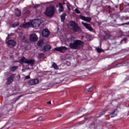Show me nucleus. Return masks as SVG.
Instances as JSON below:
<instances>
[{
	"mask_svg": "<svg viewBox=\"0 0 129 129\" xmlns=\"http://www.w3.org/2000/svg\"><path fill=\"white\" fill-rule=\"evenodd\" d=\"M18 26H19V23L17 22L12 25V28H16V27H18Z\"/></svg>",
	"mask_w": 129,
	"mask_h": 129,
	"instance_id": "nucleus-25",
	"label": "nucleus"
},
{
	"mask_svg": "<svg viewBox=\"0 0 129 129\" xmlns=\"http://www.w3.org/2000/svg\"><path fill=\"white\" fill-rule=\"evenodd\" d=\"M7 43L9 46H15L16 45V41L14 40H10L7 42Z\"/></svg>",
	"mask_w": 129,
	"mask_h": 129,
	"instance_id": "nucleus-14",
	"label": "nucleus"
},
{
	"mask_svg": "<svg viewBox=\"0 0 129 129\" xmlns=\"http://www.w3.org/2000/svg\"><path fill=\"white\" fill-rule=\"evenodd\" d=\"M26 14H30V11H27L26 12Z\"/></svg>",
	"mask_w": 129,
	"mask_h": 129,
	"instance_id": "nucleus-36",
	"label": "nucleus"
},
{
	"mask_svg": "<svg viewBox=\"0 0 129 129\" xmlns=\"http://www.w3.org/2000/svg\"><path fill=\"white\" fill-rule=\"evenodd\" d=\"M19 63H20V64H24V63H25V64H29V65L33 66L35 63V60L28 59L26 58V57H23L19 59Z\"/></svg>",
	"mask_w": 129,
	"mask_h": 129,
	"instance_id": "nucleus-4",
	"label": "nucleus"
},
{
	"mask_svg": "<svg viewBox=\"0 0 129 129\" xmlns=\"http://www.w3.org/2000/svg\"><path fill=\"white\" fill-rule=\"evenodd\" d=\"M96 50L98 53H101L102 52V50L98 47H96Z\"/></svg>",
	"mask_w": 129,
	"mask_h": 129,
	"instance_id": "nucleus-22",
	"label": "nucleus"
},
{
	"mask_svg": "<svg viewBox=\"0 0 129 129\" xmlns=\"http://www.w3.org/2000/svg\"><path fill=\"white\" fill-rule=\"evenodd\" d=\"M82 24L85 27L86 29H87V30H89V31H92V27L90 24L85 23L83 22H82Z\"/></svg>",
	"mask_w": 129,
	"mask_h": 129,
	"instance_id": "nucleus-9",
	"label": "nucleus"
},
{
	"mask_svg": "<svg viewBox=\"0 0 129 129\" xmlns=\"http://www.w3.org/2000/svg\"><path fill=\"white\" fill-rule=\"evenodd\" d=\"M38 7H40V5H37L36 6H34L35 9H37Z\"/></svg>",
	"mask_w": 129,
	"mask_h": 129,
	"instance_id": "nucleus-32",
	"label": "nucleus"
},
{
	"mask_svg": "<svg viewBox=\"0 0 129 129\" xmlns=\"http://www.w3.org/2000/svg\"><path fill=\"white\" fill-rule=\"evenodd\" d=\"M30 40L32 42H36L38 41V36L35 33L32 34L30 36Z\"/></svg>",
	"mask_w": 129,
	"mask_h": 129,
	"instance_id": "nucleus-7",
	"label": "nucleus"
},
{
	"mask_svg": "<svg viewBox=\"0 0 129 129\" xmlns=\"http://www.w3.org/2000/svg\"><path fill=\"white\" fill-rule=\"evenodd\" d=\"M110 38V33L109 32H105V36H104V40H107Z\"/></svg>",
	"mask_w": 129,
	"mask_h": 129,
	"instance_id": "nucleus-16",
	"label": "nucleus"
},
{
	"mask_svg": "<svg viewBox=\"0 0 129 129\" xmlns=\"http://www.w3.org/2000/svg\"><path fill=\"white\" fill-rule=\"evenodd\" d=\"M69 46L71 49L78 50L79 49H81V48H83L84 43L81 40H74L73 42L70 43Z\"/></svg>",
	"mask_w": 129,
	"mask_h": 129,
	"instance_id": "nucleus-2",
	"label": "nucleus"
},
{
	"mask_svg": "<svg viewBox=\"0 0 129 129\" xmlns=\"http://www.w3.org/2000/svg\"><path fill=\"white\" fill-rule=\"evenodd\" d=\"M14 78H15V75H12L9 78H8L7 80V84L8 85H9V84H11L12 82H13L14 80Z\"/></svg>",
	"mask_w": 129,
	"mask_h": 129,
	"instance_id": "nucleus-8",
	"label": "nucleus"
},
{
	"mask_svg": "<svg viewBox=\"0 0 129 129\" xmlns=\"http://www.w3.org/2000/svg\"><path fill=\"white\" fill-rule=\"evenodd\" d=\"M37 44V46H42L43 44H44V42L42 40H40L39 41H38Z\"/></svg>",
	"mask_w": 129,
	"mask_h": 129,
	"instance_id": "nucleus-20",
	"label": "nucleus"
},
{
	"mask_svg": "<svg viewBox=\"0 0 129 129\" xmlns=\"http://www.w3.org/2000/svg\"><path fill=\"white\" fill-rule=\"evenodd\" d=\"M57 117H61V114H57Z\"/></svg>",
	"mask_w": 129,
	"mask_h": 129,
	"instance_id": "nucleus-34",
	"label": "nucleus"
},
{
	"mask_svg": "<svg viewBox=\"0 0 129 129\" xmlns=\"http://www.w3.org/2000/svg\"><path fill=\"white\" fill-rule=\"evenodd\" d=\"M25 79H30V76L28 75L25 77Z\"/></svg>",
	"mask_w": 129,
	"mask_h": 129,
	"instance_id": "nucleus-31",
	"label": "nucleus"
},
{
	"mask_svg": "<svg viewBox=\"0 0 129 129\" xmlns=\"http://www.w3.org/2000/svg\"><path fill=\"white\" fill-rule=\"evenodd\" d=\"M49 35H50V32L47 29H45L42 31V36L43 37H49Z\"/></svg>",
	"mask_w": 129,
	"mask_h": 129,
	"instance_id": "nucleus-12",
	"label": "nucleus"
},
{
	"mask_svg": "<svg viewBox=\"0 0 129 129\" xmlns=\"http://www.w3.org/2000/svg\"><path fill=\"white\" fill-rule=\"evenodd\" d=\"M17 67H13L12 68H11V71H16V70H17Z\"/></svg>",
	"mask_w": 129,
	"mask_h": 129,
	"instance_id": "nucleus-23",
	"label": "nucleus"
},
{
	"mask_svg": "<svg viewBox=\"0 0 129 129\" xmlns=\"http://www.w3.org/2000/svg\"><path fill=\"white\" fill-rule=\"evenodd\" d=\"M51 49V46L49 45H45L43 48L42 51L46 52V51H49Z\"/></svg>",
	"mask_w": 129,
	"mask_h": 129,
	"instance_id": "nucleus-15",
	"label": "nucleus"
},
{
	"mask_svg": "<svg viewBox=\"0 0 129 129\" xmlns=\"http://www.w3.org/2000/svg\"><path fill=\"white\" fill-rule=\"evenodd\" d=\"M80 18L81 19V20H83L85 22H87L88 23H90V22L91 21V18L90 17H85L81 15L80 16Z\"/></svg>",
	"mask_w": 129,
	"mask_h": 129,
	"instance_id": "nucleus-11",
	"label": "nucleus"
},
{
	"mask_svg": "<svg viewBox=\"0 0 129 129\" xmlns=\"http://www.w3.org/2000/svg\"><path fill=\"white\" fill-rule=\"evenodd\" d=\"M91 88H92V87H91L89 89H86L85 90L86 91H87V92H89V91H90V89H91Z\"/></svg>",
	"mask_w": 129,
	"mask_h": 129,
	"instance_id": "nucleus-30",
	"label": "nucleus"
},
{
	"mask_svg": "<svg viewBox=\"0 0 129 129\" xmlns=\"http://www.w3.org/2000/svg\"><path fill=\"white\" fill-rule=\"evenodd\" d=\"M41 57H42V55L39 54V56H38V58L39 59H40V58H41Z\"/></svg>",
	"mask_w": 129,
	"mask_h": 129,
	"instance_id": "nucleus-33",
	"label": "nucleus"
},
{
	"mask_svg": "<svg viewBox=\"0 0 129 129\" xmlns=\"http://www.w3.org/2000/svg\"><path fill=\"white\" fill-rule=\"evenodd\" d=\"M58 12L59 13V14L60 13H62V12H63V7L62 6V4L61 3H59L58 4Z\"/></svg>",
	"mask_w": 129,
	"mask_h": 129,
	"instance_id": "nucleus-17",
	"label": "nucleus"
},
{
	"mask_svg": "<svg viewBox=\"0 0 129 129\" xmlns=\"http://www.w3.org/2000/svg\"><path fill=\"white\" fill-rule=\"evenodd\" d=\"M67 65H68V66H70V62H68Z\"/></svg>",
	"mask_w": 129,
	"mask_h": 129,
	"instance_id": "nucleus-35",
	"label": "nucleus"
},
{
	"mask_svg": "<svg viewBox=\"0 0 129 129\" xmlns=\"http://www.w3.org/2000/svg\"><path fill=\"white\" fill-rule=\"evenodd\" d=\"M67 50H69V48L65 46H60L55 48L53 50L58 51V52H61V53H64V52H65V51H67Z\"/></svg>",
	"mask_w": 129,
	"mask_h": 129,
	"instance_id": "nucleus-6",
	"label": "nucleus"
},
{
	"mask_svg": "<svg viewBox=\"0 0 129 129\" xmlns=\"http://www.w3.org/2000/svg\"><path fill=\"white\" fill-rule=\"evenodd\" d=\"M44 14L47 17H52L55 14V8L53 6H50L46 9Z\"/></svg>",
	"mask_w": 129,
	"mask_h": 129,
	"instance_id": "nucleus-5",
	"label": "nucleus"
},
{
	"mask_svg": "<svg viewBox=\"0 0 129 129\" xmlns=\"http://www.w3.org/2000/svg\"><path fill=\"white\" fill-rule=\"evenodd\" d=\"M48 104H51V101L47 102Z\"/></svg>",
	"mask_w": 129,
	"mask_h": 129,
	"instance_id": "nucleus-37",
	"label": "nucleus"
},
{
	"mask_svg": "<svg viewBox=\"0 0 129 129\" xmlns=\"http://www.w3.org/2000/svg\"><path fill=\"white\" fill-rule=\"evenodd\" d=\"M65 17H66V13H64L62 15H61L60 19L61 22H64V20H65Z\"/></svg>",
	"mask_w": 129,
	"mask_h": 129,
	"instance_id": "nucleus-19",
	"label": "nucleus"
},
{
	"mask_svg": "<svg viewBox=\"0 0 129 129\" xmlns=\"http://www.w3.org/2000/svg\"><path fill=\"white\" fill-rule=\"evenodd\" d=\"M71 7V5L67 4V7H68V10H69V11H71V9H70Z\"/></svg>",
	"mask_w": 129,
	"mask_h": 129,
	"instance_id": "nucleus-28",
	"label": "nucleus"
},
{
	"mask_svg": "<svg viewBox=\"0 0 129 129\" xmlns=\"http://www.w3.org/2000/svg\"><path fill=\"white\" fill-rule=\"evenodd\" d=\"M21 39H22V40H23V42H24V43H28V41L26 40V37H25V36H23L22 37H21Z\"/></svg>",
	"mask_w": 129,
	"mask_h": 129,
	"instance_id": "nucleus-26",
	"label": "nucleus"
},
{
	"mask_svg": "<svg viewBox=\"0 0 129 129\" xmlns=\"http://www.w3.org/2000/svg\"><path fill=\"white\" fill-rule=\"evenodd\" d=\"M68 40L69 42H72L74 40V37L71 36Z\"/></svg>",
	"mask_w": 129,
	"mask_h": 129,
	"instance_id": "nucleus-24",
	"label": "nucleus"
},
{
	"mask_svg": "<svg viewBox=\"0 0 129 129\" xmlns=\"http://www.w3.org/2000/svg\"><path fill=\"white\" fill-rule=\"evenodd\" d=\"M69 29L73 30L74 32H78V33L81 32V29H80L73 21L70 22L68 25Z\"/></svg>",
	"mask_w": 129,
	"mask_h": 129,
	"instance_id": "nucleus-3",
	"label": "nucleus"
},
{
	"mask_svg": "<svg viewBox=\"0 0 129 129\" xmlns=\"http://www.w3.org/2000/svg\"><path fill=\"white\" fill-rule=\"evenodd\" d=\"M39 83V79H35L31 80L29 82V85H36V84H38Z\"/></svg>",
	"mask_w": 129,
	"mask_h": 129,
	"instance_id": "nucleus-10",
	"label": "nucleus"
},
{
	"mask_svg": "<svg viewBox=\"0 0 129 129\" xmlns=\"http://www.w3.org/2000/svg\"><path fill=\"white\" fill-rule=\"evenodd\" d=\"M16 15L17 17H20L21 16V11H19L18 9L16 10Z\"/></svg>",
	"mask_w": 129,
	"mask_h": 129,
	"instance_id": "nucleus-21",
	"label": "nucleus"
},
{
	"mask_svg": "<svg viewBox=\"0 0 129 129\" xmlns=\"http://www.w3.org/2000/svg\"><path fill=\"white\" fill-rule=\"evenodd\" d=\"M117 110L115 109L112 113H110L109 115V117H114V116H116L117 115Z\"/></svg>",
	"mask_w": 129,
	"mask_h": 129,
	"instance_id": "nucleus-13",
	"label": "nucleus"
},
{
	"mask_svg": "<svg viewBox=\"0 0 129 129\" xmlns=\"http://www.w3.org/2000/svg\"><path fill=\"white\" fill-rule=\"evenodd\" d=\"M75 11L76 12V13H77V14H80V12L79 11V10H78V9H75Z\"/></svg>",
	"mask_w": 129,
	"mask_h": 129,
	"instance_id": "nucleus-29",
	"label": "nucleus"
},
{
	"mask_svg": "<svg viewBox=\"0 0 129 129\" xmlns=\"http://www.w3.org/2000/svg\"><path fill=\"white\" fill-rule=\"evenodd\" d=\"M21 98V96L18 97V99H20Z\"/></svg>",
	"mask_w": 129,
	"mask_h": 129,
	"instance_id": "nucleus-38",
	"label": "nucleus"
},
{
	"mask_svg": "<svg viewBox=\"0 0 129 129\" xmlns=\"http://www.w3.org/2000/svg\"><path fill=\"white\" fill-rule=\"evenodd\" d=\"M43 118H44V117H43L42 116H40L37 118V120H38V121H41V120H42Z\"/></svg>",
	"mask_w": 129,
	"mask_h": 129,
	"instance_id": "nucleus-27",
	"label": "nucleus"
},
{
	"mask_svg": "<svg viewBox=\"0 0 129 129\" xmlns=\"http://www.w3.org/2000/svg\"><path fill=\"white\" fill-rule=\"evenodd\" d=\"M52 67L54 68V69H55L56 70H57V69H59V68H58V66L55 62H52Z\"/></svg>",
	"mask_w": 129,
	"mask_h": 129,
	"instance_id": "nucleus-18",
	"label": "nucleus"
},
{
	"mask_svg": "<svg viewBox=\"0 0 129 129\" xmlns=\"http://www.w3.org/2000/svg\"><path fill=\"white\" fill-rule=\"evenodd\" d=\"M43 24V21L40 19H35L31 22H28L23 24L21 26V28H29V27L32 28H35V29H38V28H41Z\"/></svg>",
	"mask_w": 129,
	"mask_h": 129,
	"instance_id": "nucleus-1",
	"label": "nucleus"
}]
</instances>
